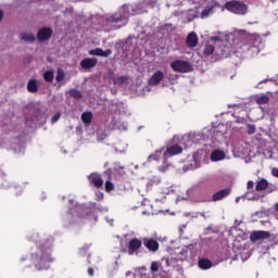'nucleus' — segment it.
<instances>
[{
  "instance_id": "nucleus-31",
  "label": "nucleus",
  "mask_w": 278,
  "mask_h": 278,
  "mask_svg": "<svg viewBox=\"0 0 278 278\" xmlns=\"http://www.w3.org/2000/svg\"><path fill=\"white\" fill-rule=\"evenodd\" d=\"M53 71H47V72H45V74H43V79H45V81H53Z\"/></svg>"
},
{
  "instance_id": "nucleus-15",
  "label": "nucleus",
  "mask_w": 278,
  "mask_h": 278,
  "mask_svg": "<svg viewBox=\"0 0 278 278\" xmlns=\"http://www.w3.org/2000/svg\"><path fill=\"white\" fill-rule=\"evenodd\" d=\"M231 194V189L226 188L217 191L215 194H213V201H223V199H227Z\"/></svg>"
},
{
  "instance_id": "nucleus-14",
  "label": "nucleus",
  "mask_w": 278,
  "mask_h": 278,
  "mask_svg": "<svg viewBox=\"0 0 278 278\" xmlns=\"http://www.w3.org/2000/svg\"><path fill=\"white\" fill-rule=\"evenodd\" d=\"M88 179L96 188H101V186H103V179L99 173L90 174Z\"/></svg>"
},
{
  "instance_id": "nucleus-43",
  "label": "nucleus",
  "mask_w": 278,
  "mask_h": 278,
  "mask_svg": "<svg viewBox=\"0 0 278 278\" xmlns=\"http://www.w3.org/2000/svg\"><path fill=\"white\" fill-rule=\"evenodd\" d=\"M249 134H255V127L251 126L250 130H249Z\"/></svg>"
},
{
  "instance_id": "nucleus-30",
  "label": "nucleus",
  "mask_w": 278,
  "mask_h": 278,
  "mask_svg": "<svg viewBox=\"0 0 278 278\" xmlns=\"http://www.w3.org/2000/svg\"><path fill=\"white\" fill-rule=\"evenodd\" d=\"M114 170L118 173L119 177H123V175H125V167H123L121 163H115Z\"/></svg>"
},
{
  "instance_id": "nucleus-29",
  "label": "nucleus",
  "mask_w": 278,
  "mask_h": 278,
  "mask_svg": "<svg viewBox=\"0 0 278 278\" xmlns=\"http://www.w3.org/2000/svg\"><path fill=\"white\" fill-rule=\"evenodd\" d=\"M127 76H118L116 78H114V84L116 86H123V84H127Z\"/></svg>"
},
{
  "instance_id": "nucleus-28",
  "label": "nucleus",
  "mask_w": 278,
  "mask_h": 278,
  "mask_svg": "<svg viewBox=\"0 0 278 278\" xmlns=\"http://www.w3.org/2000/svg\"><path fill=\"white\" fill-rule=\"evenodd\" d=\"M268 101H270V98H268V96H266V94H263V96H260L256 98V103L258 105H264V104L268 103Z\"/></svg>"
},
{
  "instance_id": "nucleus-18",
  "label": "nucleus",
  "mask_w": 278,
  "mask_h": 278,
  "mask_svg": "<svg viewBox=\"0 0 278 278\" xmlns=\"http://www.w3.org/2000/svg\"><path fill=\"white\" fill-rule=\"evenodd\" d=\"M162 79H164V73L157 71L149 79V86H157V84H160V81H162Z\"/></svg>"
},
{
  "instance_id": "nucleus-9",
  "label": "nucleus",
  "mask_w": 278,
  "mask_h": 278,
  "mask_svg": "<svg viewBox=\"0 0 278 278\" xmlns=\"http://www.w3.org/2000/svg\"><path fill=\"white\" fill-rule=\"evenodd\" d=\"M142 242L146 249H148V251L151 253H155L160 249V243H157L155 239L143 238Z\"/></svg>"
},
{
  "instance_id": "nucleus-16",
  "label": "nucleus",
  "mask_w": 278,
  "mask_h": 278,
  "mask_svg": "<svg viewBox=\"0 0 278 278\" xmlns=\"http://www.w3.org/2000/svg\"><path fill=\"white\" fill-rule=\"evenodd\" d=\"M104 176L108 177L104 185L105 192H112V190H114V184L112 182V169H106L104 172Z\"/></svg>"
},
{
  "instance_id": "nucleus-51",
  "label": "nucleus",
  "mask_w": 278,
  "mask_h": 278,
  "mask_svg": "<svg viewBox=\"0 0 278 278\" xmlns=\"http://www.w3.org/2000/svg\"><path fill=\"white\" fill-rule=\"evenodd\" d=\"M0 175H3V172L0 169Z\"/></svg>"
},
{
  "instance_id": "nucleus-46",
  "label": "nucleus",
  "mask_w": 278,
  "mask_h": 278,
  "mask_svg": "<svg viewBox=\"0 0 278 278\" xmlns=\"http://www.w3.org/2000/svg\"><path fill=\"white\" fill-rule=\"evenodd\" d=\"M18 153H25V148H20Z\"/></svg>"
},
{
  "instance_id": "nucleus-53",
  "label": "nucleus",
  "mask_w": 278,
  "mask_h": 278,
  "mask_svg": "<svg viewBox=\"0 0 278 278\" xmlns=\"http://www.w3.org/2000/svg\"><path fill=\"white\" fill-rule=\"evenodd\" d=\"M83 249H88V245L84 247Z\"/></svg>"
},
{
  "instance_id": "nucleus-38",
  "label": "nucleus",
  "mask_w": 278,
  "mask_h": 278,
  "mask_svg": "<svg viewBox=\"0 0 278 278\" xmlns=\"http://www.w3.org/2000/svg\"><path fill=\"white\" fill-rule=\"evenodd\" d=\"M199 216H202L203 218H207V217L205 216V214H203V213H193V214L191 215V218H199Z\"/></svg>"
},
{
  "instance_id": "nucleus-25",
  "label": "nucleus",
  "mask_w": 278,
  "mask_h": 278,
  "mask_svg": "<svg viewBox=\"0 0 278 278\" xmlns=\"http://www.w3.org/2000/svg\"><path fill=\"white\" fill-rule=\"evenodd\" d=\"M81 121L85 125H88L89 123H92V113L91 112H85L81 114Z\"/></svg>"
},
{
  "instance_id": "nucleus-40",
  "label": "nucleus",
  "mask_w": 278,
  "mask_h": 278,
  "mask_svg": "<svg viewBox=\"0 0 278 278\" xmlns=\"http://www.w3.org/2000/svg\"><path fill=\"white\" fill-rule=\"evenodd\" d=\"M118 129H123V131H127V124L123 123Z\"/></svg>"
},
{
  "instance_id": "nucleus-6",
  "label": "nucleus",
  "mask_w": 278,
  "mask_h": 278,
  "mask_svg": "<svg viewBox=\"0 0 278 278\" xmlns=\"http://www.w3.org/2000/svg\"><path fill=\"white\" fill-rule=\"evenodd\" d=\"M184 151V148H181L179 144H173L167 148H165V151L163 152H156V155H163V164L162 166L159 167V170L161 173H166V169L168 168V164H166V160L168 157H173V155H179Z\"/></svg>"
},
{
  "instance_id": "nucleus-42",
  "label": "nucleus",
  "mask_w": 278,
  "mask_h": 278,
  "mask_svg": "<svg viewBox=\"0 0 278 278\" xmlns=\"http://www.w3.org/2000/svg\"><path fill=\"white\" fill-rule=\"evenodd\" d=\"M96 197H97L98 201H101L103 199V193L97 192Z\"/></svg>"
},
{
  "instance_id": "nucleus-50",
  "label": "nucleus",
  "mask_w": 278,
  "mask_h": 278,
  "mask_svg": "<svg viewBox=\"0 0 278 278\" xmlns=\"http://www.w3.org/2000/svg\"><path fill=\"white\" fill-rule=\"evenodd\" d=\"M92 207H93V208L97 207V204H96V203H92Z\"/></svg>"
},
{
  "instance_id": "nucleus-48",
  "label": "nucleus",
  "mask_w": 278,
  "mask_h": 278,
  "mask_svg": "<svg viewBox=\"0 0 278 278\" xmlns=\"http://www.w3.org/2000/svg\"><path fill=\"white\" fill-rule=\"evenodd\" d=\"M275 210L278 212V203L275 204Z\"/></svg>"
},
{
  "instance_id": "nucleus-20",
  "label": "nucleus",
  "mask_w": 278,
  "mask_h": 278,
  "mask_svg": "<svg viewBox=\"0 0 278 278\" xmlns=\"http://www.w3.org/2000/svg\"><path fill=\"white\" fill-rule=\"evenodd\" d=\"M250 42L253 49H255L256 53H260V45H262V38L260 35H251Z\"/></svg>"
},
{
  "instance_id": "nucleus-12",
  "label": "nucleus",
  "mask_w": 278,
  "mask_h": 278,
  "mask_svg": "<svg viewBox=\"0 0 278 278\" xmlns=\"http://www.w3.org/2000/svg\"><path fill=\"white\" fill-rule=\"evenodd\" d=\"M51 36H53V30L47 27L39 29L37 34V38L40 40V42H43V40H49Z\"/></svg>"
},
{
  "instance_id": "nucleus-24",
  "label": "nucleus",
  "mask_w": 278,
  "mask_h": 278,
  "mask_svg": "<svg viewBox=\"0 0 278 278\" xmlns=\"http://www.w3.org/2000/svg\"><path fill=\"white\" fill-rule=\"evenodd\" d=\"M199 268H201L202 270H208V268H212V261L207 258H201L199 261Z\"/></svg>"
},
{
  "instance_id": "nucleus-34",
  "label": "nucleus",
  "mask_w": 278,
  "mask_h": 278,
  "mask_svg": "<svg viewBox=\"0 0 278 278\" xmlns=\"http://www.w3.org/2000/svg\"><path fill=\"white\" fill-rule=\"evenodd\" d=\"M214 53V46L206 45L204 48V55H212Z\"/></svg>"
},
{
  "instance_id": "nucleus-54",
  "label": "nucleus",
  "mask_w": 278,
  "mask_h": 278,
  "mask_svg": "<svg viewBox=\"0 0 278 278\" xmlns=\"http://www.w3.org/2000/svg\"><path fill=\"white\" fill-rule=\"evenodd\" d=\"M131 278H136V276H131Z\"/></svg>"
},
{
  "instance_id": "nucleus-19",
  "label": "nucleus",
  "mask_w": 278,
  "mask_h": 278,
  "mask_svg": "<svg viewBox=\"0 0 278 278\" xmlns=\"http://www.w3.org/2000/svg\"><path fill=\"white\" fill-rule=\"evenodd\" d=\"M197 45H199V37L194 33H190L187 36V46L189 47V49H194Z\"/></svg>"
},
{
  "instance_id": "nucleus-17",
  "label": "nucleus",
  "mask_w": 278,
  "mask_h": 278,
  "mask_svg": "<svg viewBox=\"0 0 278 278\" xmlns=\"http://www.w3.org/2000/svg\"><path fill=\"white\" fill-rule=\"evenodd\" d=\"M89 55H98L100 58H110L112 55V51L110 49L103 51L101 48H96L89 51Z\"/></svg>"
},
{
  "instance_id": "nucleus-4",
  "label": "nucleus",
  "mask_w": 278,
  "mask_h": 278,
  "mask_svg": "<svg viewBox=\"0 0 278 278\" xmlns=\"http://www.w3.org/2000/svg\"><path fill=\"white\" fill-rule=\"evenodd\" d=\"M33 262L37 270H47L49 264L53 262L51 258V243L43 244L37 255H33Z\"/></svg>"
},
{
  "instance_id": "nucleus-1",
  "label": "nucleus",
  "mask_w": 278,
  "mask_h": 278,
  "mask_svg": "<svg viewBox=\"0 0 278 278\" xmlns=\"http://www.w3.org/2000/svg\"><path fill=\"white\" fill-rule=\"evenodd\" d=\"M142 12L136 5L124 4L118 9L115 13H108L104 15V27L106 31H112V29H121V27H125V24L129 20L130 16H135V14H142Z\"/></svg>"
},
{
  "instance_id": "nucleus-3",
  "label": "nucleus",
  "mask_w": 278,
  "mask_h": 278,
  "mask_svg": "<svg viewBox=\"0 0 278 278\" xmlns=\"http://www.w3.org/2000/svg\"><path fill=\"white\" fill-rule=\"evenodd\" d=\"M255 188V190L253 189ZM247 192L243 195V199L248 201H260V193L266 190L268 193L277 191V186L274 184L268 182L266 178H260L256 182L253 180H249L247 184Z\"/></svg>"
},
{
  "instance_id": "nucleus-39",
  "label": "nucleus",
  "mask_w": 278,
  "mask_h": 278,
  "mask_svg": "<svg viewBox=\"0 0 278 278\" xmlns=\"http://www.w3.org/2000/svg\"><path fill=\"white\" fill-rule=\"evenodd\" d=\"M88 275L89 277H92L94 275V269L92 267L88 268Z\"/></svg>"
},
{
  "instance_id": "nucleus-35",
  "label": "nucleus",
  "mask_w": 278,
  "mask_h": 278,
  "mask_svg": "<svg viewBox=\"0 0 278 278\" xmlns=\"http://www.w3.org/2000/svg\"><path fill=\"white\" fill-rule=\"evenodd\" d=\"M150 270H151L152 273H157V270H160V263H159V262H152V263H151Z\"/></svg>"
},
{
  "instance_id": "nucleus-11",
  "label": "nucleus",
  "mask_w": 278,
  "mask_h": 278,
  "mask_svg": "<svg viewBox=\"0 0 278 278\" xmlns=\"http://www.w3.org/2000/svg\"><path fill=\"white\" fill-rule=\"evenodd\" d=\"M194 249H197V243H191L182 248V250L178 253V260H180L181 262H184L185 260H188V254L192 253Z\"/></svg>"
},
{
  "instance_id": "nucleus-44",
  "label": "nucleus",
  "mask_w": 278,
  "mask_h": 278,
  "mask_svg": "<svg viewBox=\"0 0 278 278\" xmlns=\"http://www.w3.org/2000/svg\"><path fill=\"white\" fill-rule=\"evenodd\" d=\"M165 262L166 266H170V261L168 258L163 260Z\"/></svg>"
},
{
  "instance_id": "nucleus-5",
  "label": "nucleus",
  "mask_w": 278,
  "mask_h": 278,
  "mask_svg": "<svg viewBox=\"0 0 278 278\" xmlns=\"http://www.w3.org/2000/svg\"><path fill=\"white\" fill-rule=\"evenodd\" d=\"M225 10L237 14L238 16H245L249 14V5L240 0H231L225 3Z\"/></svg>"
},
{
  "instance_id": "nucleus-52",
  "label": "nucleus",
  "mask_w": 278,
  "mask_h": 278,
  "mask_svg": "<svg viewBox=\"0 0 278 278\" xmlns=\"http://www.w3.org/2000/svg\"><path fill=\"white\" fill-rule=\"evenodd\" d=\"M228 108H233V105L230 104V105H228Z\"/></svg>"
},
{
  "instance_id": "nucleus-45",
  "label": "nucleus",
  "mask_w": 278,
  "mask_h": 278,
  "mask_svg": "<svg viewBox=\"0 0 278 278\" xmlns=\"http://www.w3.org/2000/svg\"><path fill=\"white\" fill-rule=\"evenodd\" d=\"M211 40L219 41L220 37H212Z\"/></svg>"
},
{
  "instance_id": "nucleus-21",
  "label": "nucleus",
  "mask_w": 278,
  "mask_h": 278,
  "mask_svg": "<svg viewBox=\"0 0 278 278\" xmlns=\"http://www.w3.org/2000/svg\"><path fill=\"white\" fill-rule=\"evenodd\" d=\"M97 59L91 58V59H84L80 62L81 68H94L97 66Z\"/></svg>"
},
{
  "instance_id": "nucleus-8",
  "label": "nucleus",
  "mask_w": 278,
  "mask_h": 278,
  "mask_svg": "<svg viewBox=\"0 0 278 278\" xmlns=\"http://www.w3.org/2000/svg\"><path fill=\"white\" fill-rule=\"evenodd\" d=\"M142 247L140 239H131L128 243V255H138V250Z\"/></svg>"
},
{
  "instance_id": "nucleus-13",
  "label": "nucleus",
  "mask_w": 278,
  "mask_h": 278,
  "mask_svg": "<svg viewBox=\"0 0 278 278\" xmlns=\"http://www.w3.org/2000/svg\"><path fill=\"white\" fill-rule=\"evenodd\" d=\"M163 151H165V148H161V149L156 150L154 153L150 154L148 156V162H160L161 161L162 164H164V155L160 154Z\"/></svg>"
},
{
  "instance_id": "nucleus-7",
  "label": "nucleus",
  "mask_w": 278,
  "mask_h": 278,
  "mask_svg": "<svg viewBox=\"0 0 278 278\" xmlns=\"http://www.w3.org/2000/svg\"><path fill=\"white\" fill-rule=\"evenodd\" d=\"M170 68H173L175 73H190L192 72V64L187 61L177 60L170 63Z\"/></svg>"
},
{
  "instance_id": "nucleus-47",
  "label": "nucleus",
  "mask_w": 278,
  "mask_h": 278,
  "mask_svg": "<svg viewBox=\"0 0 278 278\" xmlns=\"http://www.w3.org/2000/svg\"><path fill=\"white\" fill-rule=\"evenodd\" d=\"M3 18V11L0 10V21Z\"/></svg>"
},
{
  "instance_id": "nucleus-10",
  "label": "nucleus",
  "mask_w": 278,
  "mask_h": 278,
  "mask_svg": "<svg viewBox=\"0 0 278 278\" xmlns=\"http://www.w3.org/2000/svg\"><path fill=\"white\" fill-rule=\"evenodd\" d=\"M268 238H270V232L264 230L253 231L250 235V240L252 242H257V240H268Z\"/></svg>"
},
{
  "instance_id": "nucleus-49",
  "label": "nucleus",
  "mask_w": 278,
  "mask_h": 278,
  "mask_svg": "<svg viewBox=\"0 0 278 278\" xmlns=\"http://www.w3.org/2000/svg\"><path fill=\"white\" fill-rule=\"evenodd\" d=\"M238 201H240V198H236V203H238Z\"/></svg>"
},
{
  "instance_id": "nucleus-32",
  "label": "nucleus",
  "mask_w": 278,
  "mask_h": 278,
  "mask_svg": "<svg viewBox=\"0 0 278 278\" xmlns=\"http://www.w3.org/2000/svg\"><path fill=\"white\" fill-rule=\"evenodd\" d=\"M64 77H65L64 70L59 68V70H58V73H56L55 80H56V81H63V80H64Z\"/></svg>"
},
{
  "instance_id": "nucleus-23",
  "label": "nucleus",
  "mask_w": 278,
  "mask_h": 278,
  "mask_svg": "<svg viewBox=\"0 0 278 278\" xmlns=\"http://www.w3.org/2000/svg\"><path fill=\"white\" fill-rule=\"evenodd\" d=\"M20 40H23L24 42H34L36 36L31 33L23 31L20 34Z\"/></svg>"
},
{
  "instance_id": "nucleus-36",
  "label": "nucleus",
  "mask_w": 278,
  "mask_h": 278,
  "mask_svg": "<svg viewBox=\"0 0 278 278\" xmlns=\"http://www.w3.org/2000/svg\"><path fill=\"white\" fill-rule=\"evenodd\" d=\"M60 116H62V114H60V113H56V114H54V115L52 116V118H51L52 125L55 124V123H58V122L60 121Z\"/></svg>"
},
{
  "instance_id": "nucleus-55",
  "label": "nucleus",
  "mask_w": 278,
  "mask_h": 278,
  "mask_svg": "<svg viewBox=\"0 0 278 278\" xmlns=\"http://www.w3.org/2000/svg\"><path fill=\"white\" fill-rule=\"evenodd\" d=\"M94 220H97V217H94Z\"/></svg>"
},
{
  "instance_id": "nucleus-22",
  "label": "nucleus",
  "mask_w": 278,
  "mask_h": 278,
  "mask_svg": "<svg viewBox=\"0 0 278 278\" xmlns=\"http://www.w3.org/2000/svg\"><path fill=\"white\" fill-rule=\"evenodd\" d=\"M225 159V152L223 150H214L211 153L212 162H220Z\"/></svg>"
},
{
  "instance_id": "nucleus-37",
  "label": "nucleus",
  "mask_w": 278,
  "mask_h": 278,
  "mask_svg": "<svg viewBox=\"0 0 278 278\" xmlns=\"http://www.w3.org/2000/svg\"><path fill=\"white\" fill-rule=\"evenodd\" d=\"M97 210L99 211V212H101L102 214H105V213H108V206H97Z\"/></svg>"
},
{
  "instance_id": "nucleus-33",
  "label": "nucleus",
  "mask_w": 278,
  "mask_h": 278,
  "mask_svg": "<svg viewBox=\"0 0 278 278\" xmlns=\"http://www.w3.org/2000/svg\"><path fill=\"white\" fill-rule=\"evenodd\" d=\"M70 94L74 99H81V92L79 90H77V89L70 90Z\"/></svg>"
},
{
  "instance_id": "nucleus-26",
  "label": "nucleus",
  "mask_w": 278,
  "mask_h": 278,
  "mask_svg": "<svg viewBox=\"0 0 278 278\" xmlns=\"http://www.w3.org/2000/svg\"><path fill=\"white\" fill-rule=\"evenodd\" d=\"M27 90L28 92H38V84L36 80L28 81Z\"/></svg>"
},
{
  "instance_id": "nucleus-27",
  "label": "nucleus",
  "mask_w": 278,
  "mask_h": 278,
  "mask_svg": "<svg viewBox=\"0 0 278 278\" xmlns=\"http://www.w3.org/2000/svg\"><path fill=\"white\" fill-rule=\"evenodd\" d=\"M214 13V7H207L205 8L201 13V18H207L211 14Z\"/></svg>"
},
{
  "instance_id": "nucleus-41",
  "label": "nucleus",
  "mask_w": 278,
  "mask_h": 278,
  "mask_svg": "<svg viewBox=\"0 0 278 278\" xmlns=\"http://www.w3.org/2000/svg\"><path fill=\"white\" fill-rule=\"evenodd\" d=\"M271 175H273L274 177H278V168H273V169H271Z\"/></svg>"
},
{
  "instance_id": "nucleus-2",
  "label": "nucleus",
  "mask_w": 278,
  "mask_h": 278,
  "mask_svg": "<svg viewBox=\"0 0 278 278\" xmlns=\"http://www.w3.org/2000/svg\"><path fill=\"white\" fill-rule=\"evenodd\" d=\"M227 131V127L223 124H219L216 127H212L211 129L204 128L198 132H190L185 136V140H189V142H193V144H199V142H205V140H218V138H223Z\"/></svg>"
}]
</instances>
